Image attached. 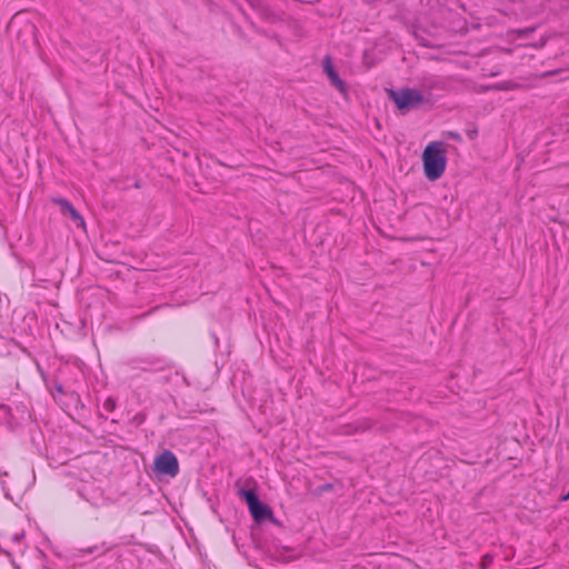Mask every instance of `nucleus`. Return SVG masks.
<instances>
[{
	"label": "nucleus",
	"instance_id": "4",
	"mask_svg": "<svg viewBox=\"0 0 569 569\" xmlns=\"http://www.w3.org/2000/svg\"><path fill=\"white\" fill-rule=\"evenodd\" d=\"M239 495L246 500L254 521L260 522L263 519L271 517V510L259 501L258 496L253 490L241 489Z\"/></svg>",
	"mask_w": 569,
	"mask_h": 569
},
{
	"label": "nucleus",
	"instance_id": "1",
	"mask_svg": "<svg viewBox=\"0 0 569 569\" xmlns=\"http://www.w3.org/2000/svg\"><path fill=\"white\" fill-rule=\"evenodd\" d=\"M423 172L430 181L438 180L446 171L447 146L442 141L430 142L422 152Z\"/></svg>",
	"mask_w": 569,
	"mask_h": 569
},
{
	"label": "nucleus",
	"instance_id": "3",
	"mask_svg": "<svg viewBox=\"0 0 569 569\" xmlns=\"http://www.w3.org/2000/svg\"><path fill=\"white\" fill-rule=\"evenodd\" d=\"M153 472L157 476L176 477L179 472L177 457L170 450H163L154 458Z\"/></svg>",
	"mask_w": 569,
	"mask_h": 569
},
{
	"label": "nucleus",
	"instance_id": "2",
	"mask_svg": "<svg viewBox=\"0 0 569 569\" xmlns=\"http://www.w3.org/2000/svg\"><path fill=\"white\" fill-rule=\"evenodd\" d=\"M388 94L401 111L416 108L423 101L422 93L417 89L389 90Z\"/></svg>",
	"mask_w": 569,
	"mask_h": 569
},
{
	"label": "nucleus",
	"instance_id": "5",
	"mask_svg": "<svg viewBox=\"0 0 569 569\" xmlns=\"http://www.w3.org/2000/svg\"><path fill=\"white\" fill-rule=\"evenodd\" d=\"M52 202L59 204L62 213L69 214L70 218L77 223V226L84 229L86 222L83 218L68 200L62 198H54L52 199Z\"/></svg>",
	"mask_w": 569,
	"mask_h": 569
},
{
	"label": "nucleus",
	"instance_id": "7",
	"mask_svg": "<svg viewBox=\"0 0 569 569\" xmlns=\"http://www.w3.org/2000/svg\"><path fill=\"white\" fill-rule=\"evenodd\" d=\"M23 537H24V533H23V532H17V533H14V535L12 536V540H13L14 542H20V540H21V539H23Z\"/></svg>",
	"mask_w": 569,
	"mask_h": 569
},
{
	"label": "nucleus",
	"instance_id": "6",
	"mask_svg": "<svg viewBox=\"0 0 569 569\" xmlns=\"http://www.w3.org/2000/svg\"><path fill=\"white\" fill-rule=\"evenodd\" d=\"M323 69L327 73L330 82L332 86H335L342 94H347V87L345 82L339 78L338 73L336 72L330 57H326L323 60Z\"/></svg>",
	"mask_w": 569,
	"mask_h": 569
}]
</instances>
